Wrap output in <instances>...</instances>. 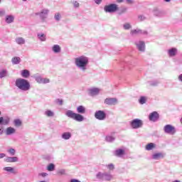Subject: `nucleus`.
<instances>
[{"label":"nucleus","mask_w":182,"mask_h":182,"mask_svg":"<svg viewBox=\"0 0 182 182\" xmlns=\"http://www.w3.org/2000/svg\"><path fill=\"white\" fill-rule=\"evenodd\" d=\"M77 112H75L70 109H68L65 112V116L69 117V119H73L75 122H82L85 120V117L82 114L86 113V107L83 105H79L77 107Z\"/></svg>","instance_id":"f257e3e1"},{"label":"nucleus","mask_w":182,"mask_h":182,"mask_svg":"<svg viewBox=\"0 0 182 182\" xmlns=\"http://www.w3.org/2000/svg\"><path fill=\"white\" fill-rule=\"evenodd\" d=\"M89 64V58L86 56H80L75 58V65L82 70V72H86L87 70V65Z\"/></svg>","instance_id":"f03ea898"},{"label":"nucleus","mask_w":182,"mask_h":182,"mask_svg":"<svg viewBox=\"0 0 182 182\" xmlns=\"http://www.w3.org/2000/svg\"><path fill=\"white\" fill-rule=\"evenodd\" d=\"M16 86L23 92H28L31 89V83L28 80L23 78H18L16 80Z\"/></svg>","instance_id":"7ed1b4c3"},{"label":"nucleus","mask_w":182,"mask_h":182,"mask_svg":"<svg viewBox=\"0 0 182 182\" xmlns=\"http://www.w3.org/2000/svg\"><path fill=\"white\" fill-rule=\"evenodd\" d=\"M97 180H102L103 181H112L113 180V175L109 172H98L96 175Z\"/></svg>","instance_id":"20e7f679"},{"label":"nucleus","mask_w":182,"mask_h":182,"mask_svg":"<svg viewBox=\"0 0 182 182\" xmlns=\"http://www.w3.org/2000/svg\"><path fill=\"white\" fill-rule=\"evenodd\" d=\"M104 11L108 14H114V12L119 11V5L116 4H109L105 6Z\"/></svg>","instance_id":"39448f33"},{"label":"nucleus","mask_w":182,"mask_h":182,"mask_svg":"<svg viewBox=\"0 0 182 182\" xmlns=\"http://www.w3.org/2000/svg\"><path fill=\"white\" fill-rule=\"evenodd\" d=\"M49 10L48 9H43L40 12L36 13V16H39L42 22H46Z\"/></svg>","instance_id":"423d86ee"},{"label":"nucleus","mask_w":182,"mask_h":182,"mask_svg":"<svg viewBox=\"0 0 182 182\" xmlns=\"http://www.w3.org/2000/svg\"><path fill=\"white\" fill-rule=\"evenodd\" d=\"M36 82L39 83V85H46V83H49L50 80L48 78H43L41 75H35L33 76Z\"/></svg>","instance_id":"0eeeda50"},{"label":"nucleus","mask_w":182,"mask_h":182,"mask_svg":"<svg viewBox=\"0 0 182 182\" xmlns=\"http://www.w3.org/2000/svg\"><path fill=\"white\" fill-rule=\"evenodd\" d=\"M164 133H166V134H171L172 136L173 134H176V127H174L171 124H166L164 127Z\"/></svg>","instance_id":"6e6552de"},{"label":"nucleus","mask_w":182,"mask_h":182,"mask_svg":"<svg viewBox=\"0 0 182 182\" xmlns=\"http://www.w3.org/2000/svg\"><path fill=\"white\" fill-rule=\"evenodd\" d=\"M130 125L132 129H140V127H143V121L139 119H134L131 122Z\"/></svg>","instance_id":"1a4fd4ad"},{"label":"nucleus","mask_w":182,"mask_h":182,"mask_svg":"<svg viewBox=\"0 0 182 182\" xmlns=\"http://www.w3.org/2000/svg\"><path fill=\"white\" fill-rule=\"evenodd\" d=\"M95 117L97 120H105L107 114L103 110H97L95 112Z\"/></svg>","instance_id":"9d476101"},{"label":"nucleus","mask_w":182,"mask_h":182,"mask_svg":"<svg viewBox=\"0 0 182 182\" xmlns=\"http://www.w3.org/2000/svg\"><path fill=\"white\" fill-rule=\"evenodd\" d=\"M104 103L108 106H115V105L119 103V101L117 100V98L109 97L105 100Z\"/></svg>","instance_id":"9b49d317"},{"label":"nucleus","mask_w":182,"mask_h":182,"mask_svg":"<svg viewBox=\"0 0 182 182\" xmlns=\"http://www.w3.org/2000/svg\"><path fill=\"white\" fill-rule=\"evenodd\" d=\"M135 45L139 52H144L146 50V43H144V41H136L135 42Z\"/></svg>","instance_id":"f8f14e48"},{"label":"nucleus","mask_w":182,"mask_h":182,"mask_svg":"<svg viewBox=\"0 0 182 182\" xmlns=\"http://www.w3.org/2000/svg\"><path fill=\"white\" fill-rule=\"evenodd\" d=\"M147 31L141 30L139 28L131 30L130 32V34L132 35V36H134V35H147Z\"/></svg>","instance_id":"ddd939ff"},{"label":"nucleus","mask_w":182,"mask_h":182,"mask_svg":"<svg viewBox=\"0 0 182 182\" xmlns=\"http://www.w3.org/2000/svg\"><path fill=\"white\" fill-rule=\"evenodd\" d=\"M149 119L150 122H156L157 120H159V119H160V115L159 114V112H153L149 114Z\"/></svg>","instance_id":"4468645a"},{"label":"nucleus","mask_w":182,"mask_h":182,"mask_svg":"<svg viewBox=\"0 0 182 182\" xmlns=\"http://www.w3.org/2000/svg\"><path fill=\"white\" fill-rule=\"evenodd\" d=\"M100 93V89L97 87H91L88 89L89 96H97Z\"/></svg>","instance_id":"2eb2a0df"},{"label":"nucleus","mask_w":182,"mask_h":182,"mask_svg":"<svg viewBox=\"0 0 182 182\" xmlns=\"http://www.w3.org/2000/svg\"><path fill=\"white\" fill-rule=\"evenodd\" d=\"M164 156H166L164 153L158 152L152 154L151 158L152 160H160L161 159H164Z\"/></svg>","instance_id":"dca6fc26"},{"label":"nucleus","mask_w":182,"mask_h":182,"mask_svg":"<svg viewBox=\"0 0 182 182\" xmlns=\"http://www.w3.org/2000/svg\"><path fill=\"white\" fill-rule=\"evenodd\" d=\"M4 133L6 136H12L16 133V129L12 127H9L5 129Z\"/></svg>","instance_id":"f3484780"},{"label":"nucleus","mask_w":182,"mask_h":182,"mask_svg":"<svg viewBox=\"0 0 182 182\" xmlns=\"http://www.w3.org/2000/svg\"><path fill=\"white\" fill-rule=\"evenodd\" d=\"M153 14H154V16H158L159 18L164 15V12H163V11H161L160 9H159L157 8H154L153 9Z\"/></svg>","instance_id":"a211bd4d"},{"label":"nucleus","mask_w":182,"mask_h":182,"mask_svg":"<svg viewBox=\"0 0 182 182\" xmlns=\"http://www.w3.org/2000/svg\"><path fill=\"white\" fill-rule=\"evenodd\" d=\"M18 160V159L16 156H7L5 159V161H6V163H16Z\"/></svg>","instance_id":"6ab92c4d"},{"label":"nucleus","mask_w":182,"mask_h":182,"mask_svg":"<svg viewBox=\"0 0 182 182\" xmlns=\"http://www.w3.org/2000/svg\"><path fill=\"white\" fill-rule=\"evenodd\" d=\"M14 21H15V16H14V15L6 16V18H5L6 23H13Z\"/></svg>","instance_id":"aec40b11"},{"label":"nucleus","mask_w":182,"mask_h":182,"mask_svg":"<svg viewBox=\"0 0 182 182\" xmlns=\"http://www.w3.org/2000/svg\"><path fill=\"white\" fill-rule=\"evenodd\" d=\"M168 55L170 58H173L177 55V48H172L169 50H168Z\"/></svg>","instance_id":"412c9836"},{"label":"nucleus","mask_w":182,"mask_h":182,"mask_svg":"<svg viewBox=\"0 0 182 182\" xmlns=\"http://www.w3.org/2000/svg\"><path fill=\"white\" fill-rule=\"evenodd\" d=\"M52 50L54 53H60L62 48L60 46L55 44L52 47Z\"/></svg>","instance_id":"4be33fe9"},{"label":"nucleus","mask_w":182,"mask_h":182,"mask_svg":"<svg viewBox=\"0 0 182 182\" xmlns=\"http://www.w3.org/2000/svg\"><path fill=\"white\" fill-rule=\"evenodd\" d=\"M114 156L117 157H122L124 156V149H119L114 151Z\"/></svg>","instance_id":"5701e85b"},{"label":"nucleus","mask_w":182,"mask_h":182,"mask_svg":"<svg viewBox=\"0 0 182 182\" xmlns=\"http://www.w3.org/2000/svg\"><path fill=\"white\" fill-rule=\"evenodd\" d=\"M72 137V133L70 132H64L61 135V138L63 140H69Z\"/></svg>","instance_id":"b1692460"},{"label":"nucleus","mask_w":182,"mask_h":182,"mask_svg":"<svg viewBox=\"0 0 182 182\" xmlns=\"http://www.w3.org/2000/svg\"><path fill=\"white\" fill-rule=\"evenodd\" d=\"M37 38H38L39 41L41 42H46V35L43 33H38L37 34Z\"/></svg>","instance_id":"393cba45"},{"label":"nucleus","mask_w":182,"mask_h":182,"mask_svg":"<svg viewBox=\"0 0 182 182\" xmlns=\"http://www.w3.org/2000/svg\"><path fill=\"white\" fill-rule=\"evenodd\" d=\"M145 149L146 150H147V151H150L151 150H153V149H156V144L149 143L146 144V146H145Z\"/></svg>","instance_id":"a878e982"},{"label":"nucleus","mask_w":182,"mask_h":182,"mask_svg":"<svg viewBox=\"0 0 182 182\" xmlns=\"http://www.w3.org/2000/svg\"><path fill=\"white\" fill-rule=\"evenodd\" d=\"M11 63L13 65H19V63H21V58H19V57H14L11 59Z\"/></svg>","instance_id":"bb28decb"},{"label":"nucleus","mask_w":182,"mask_h":182,"mask_svg":"<svg viewBox=\"0 0 182 182\" xmlns=\"http://www.w3.org/2000/svg\"><path fill=\"white\" fill-rule=\"evenodd\" d=\"M16 43L17 45H25V38L18 37L16 38Z\"/></svg>","instance_id":"cd10ccee"},{"label":"nucleus","mask_w":182,"mask_h":182,"mask_svg":"<svg viewBox=\"0 0 182 182\" xmlns=\"http://www.w3.org/2000/svg\"><path fill=\"white\" fill-rule=\"evenodd\" d=\"M21 76L25 78L29 77V76H31V73L28 70H23L21 71Z\"/></svg>","instance_id":"c85d7f7f"},{"label":"nucleus","mask_w":182,"mask_h":182,"mask_svg":"<svg viewBox=\"0 0 182 182\" xmlns=\"http://www.w3.org/2000/svg\"><path fill=\"white\" fill-rule=\"evenodd\" d=\"M44 114L45 116H47V117H53V116H55V112L50 109H48L45 111Z\"/></svg>","instance_id":"c756f323"},{"label":"nucleus","mask_w":182,"mask_h":182,"mask_svg":"<svg viewBox=\"0 0 182 182\" xmlns=\"http://www.w3.org/2000/svg\"><path fill=\"white\" fill-rule=\"evenodd\" d=\"M14 124L16 127H21L22 126V121L19 119H16L14 120Z\"/></svg>","instance_id":"7c9ffc66"},{"label":"nucleus","mask_w":182,"mask_h":182,"mask_svg":"<svg viewBox=\"0 0 182 182\" xmlns=\"http://www.w3.org/2000/svg\"><path fill=\"white\" fill-rule=\"evenodd\" d=\"M4 171H8V173H11L12 174H15V168L11 166H7L4 168Z\"/></svg>","instance_id":"2f4dec72"},{"label":"nucleus","mask_w":182,"mask_h":182,"mask_svg":"<svg viewBox=\"0 0 182 182\" xmlns=\"http://www.w3.org/2000/svg\"><path fill=\"white\" fill-rule=\"evenodd\" d=\"M11 123V118L9 117H6L5 118L3 117V125L8 126Z\"/></svg>","instance_id":"473e14b6"},{"label":"nucleus","mask_w":182,"mask_h":182,"mask_svg":"<svg viewBox=\"0 0 182 182\" xmlns=\"http://www.w3.org/2000/svg\"><path fill=\"white\" fill-rule=\"evenodd\" d=\"M105 140L108 143H113V141H114V140H116V138H114V136H112L110 135H108L106 136Z\"/></svg>","instance_id":"72a5a7b5"},{"label":"nucleus","mask_w":182,"mask_h":182,"mask_svg":"<svg viewBox=\"0 0 182 182\" xmlns=\"http://www.w3.org/2000/svg\"><path fill=\"white\" fill-rule=\"evenodd\" d=\"M8 75V70H2L0 71V79H2L3 77H6Z\"/></svg>","instance_id":"f704fd0d"},{"label":"nucleus","mask_w":182,"mask_h":182,"mask_svg":"<svg viewBox=\"0 0 182 182\" xmlns=\"http://www.w3.org/2000/svg\"><path fill=\"white\" fill-rule=\"evenodd\" d=\"M47 170L48 171H55V164H50L47 166Z\"/></svg>","instance_id":"c9c22d12"},{"label":"nucleus","mask_w":182,"mask_h":182,"mask_svg":"<svg viewBox=\"0 0 182 182\" xmlns=\"http://www.w3.org/2000/svg\"><path fill=\"white\" fill-rule=\"evenodd\" d=\"M7 152L9 154L10 156H15L16 150H15V149L11 148L7 150Z\"/></svg>","instance_id":"e433bc0d"},{"label":"nucleus","mask_w":182,"mask_h":182,"mask_svg":"<svg viewBox=\"0 0 182 182\" xmlns=\"http://www.w3.org/2000/svg\"><path fill=\"white\" fill-rule=\"evenodd\" d=\"M127 12V7H124L118 11V15H123Z\"/></svg>","instance_id":"4c0bfd02"},{"label":"nucleus","mask_w":182,"mask_h":182,"mask_svg":"<svg viewBox=\"0 0 182 182\" xmlns=\"http://www.w3.org/2000/svg\"><path fill=\"white\" fill-rule=\"evenodd\" d=\"M123 28H124V29L127 31L129 29H132V25H130V23H126L123 25Z\"/></svg>","instance_id":"58836bf2"},{"label":"nucleus","mask_w":182,"mask_h":182,"mask_svg":"<svg viewBox=\"0 0 182 182\" xmlns=\"http://www.w3.org/2000/svg\"><path fill=\"white\" fill-rule=\"evenodd\" d=\"M71 4L73 5L75 8H79V6H80V4H79V2L75 0L71 1Z\"/></svg>","instance_id":"ea45409f"},{"label":"nucleus","mask_w":182,"mask_h":182,"mask_svg":"<svg viewBox=\"0 0 182 182\" xmlns=\"http://www.w3.org/2000/svg\"><path fill=\"white\" fill-rule=\"evenodd\" d=\"M107 168L110 171H113L114 170V165L113 164H109L107 165Z\"/></svg>","instance_id":"a19ab883"},{"label":"nucleus","mask_w":182,"mask_h":182,"mask_svg":"<svg viewBox=\"0 0 182 182\" xmlns=\"http://www.w3.org/2000/svg\"><path fill=\"white\" fill-rule=\"evenodd\" d=\"M146 97H141L139 100V102L140 103V105H144V103H146Z\"/></svg>","instance_id":"79ce46f5"},{"label":"nucleus","mask_w":182,"mask_h":182,"mask_svg":"<svg viewBox=\"0 0 182 182\" xmlns=\"http://www.w3.org/2000/svg\"><path fill=\"white\" fill-rule=\"evenodd\" d=\"M138 21L139 22H143V21H146V16H144V15L138 16Z\"/></svg>","instance_id":"37998d69"},{"label":"nucleus","mask_w":182,"mask_h":182,"mask_svg":"<svg viewBox=\"0 0 182 182\" xmlns=\"http://www.w3.org/2000/svg\"><path fill=\"white\" fill-rule=\"evenodd\" d=\"M58 174L59 176H65V174H66V171L65 169H60L58 171Z\"/></svg>","instance_id":"c03bdc74"},{"label":"nucleus","mask_w":182,"mask_h":182,"mask_svg":"<svg viewBox=\"0 0 182 182\" xmlns=\"http://www.w3.org/2000/svg\"><path fill=\"white\" fill-rule=\"evenodd\" d=\"M54 18L55 21H57V22H59V21H60V14L59 13L55 14L54 16Z\"/></svg>","instance_id":"a18cd8bd"},{"label":"nucleus","mask_w":182,"mask_h":182,"mask_svg":"<svg viewBox=\"0 0 182 182\" xmlns=\"http://www.w3.org/2000/svg\"><path fill=\"white\" fill-rule=\"evenodd\" d=\"M55 102L57 104V105H59L60 106H62L63 105V100H60V99H56L55 100Z\"/></svg>","instance_id":"49530a36"},{"label":"nucleus","mask_w":182,"mask_h":182,"mask_svg":"<svg viewBox=\"0 0 182 182\" xmlns=\"http://www.w3.org/2000/svg\"><path fill=\"white\" fill-rule=\"evenodd\" d=\"M135 0H126V4L128 5H133L134 4Z\"/></svg>","instance_id":"de8ad7c7"},{"label":"nucleus","mask_w":182,"mask_h":182,"mask_svg":"<svg viewBox=\"0 0 182 182\" xmlns=\"http://www.w3.org/2000/svg\"><path fill=\"white\" fill-rule=\"evenodd\" d=\"M6 14V11L5 10L0 11V16H5Z\"/></svg>","instance_id":"09e8293b"},{"label":"nucleus","mask_w":182,"mask_h":182,"mask_svg":"<svg viewBox=\"0 0 182 182\" xmlns=\"http://www.w3.org/2000/svg\"><path fill=\"white\" fill-rule=\"evenodd\" d=\"M95 4H97V5H100V4H102V0H94Z\"/></svg>","instance_id":"8fccbe9b"},{"label":"nucleus","mask_w":182,"mask_h":182,"mask_svg":"<svg viewBox=\"0 0 182 182\" xmlns=\"http://www.w3.org/2000/svg\"><path fill=\"white\" fill-rule=\"evenodd\" d=\"M39 176H41V177H46V176H48L47 173H39Z\"/></svg>","instance_id":"3c124183"},{"label":"nucleus","mask_w":182,"mask_h":182,"mask_svg":"<svg viewBox=\"0 0 182 182\" xmlns=\"http://www.w3.org/2000/svg\"><path fill=\"white\" fill-rule=\"evenodd\" d=\"M4 157H6V154L4 153L0 154V159H4Z\"/></svg>","instance_id":"603ef678"},{"label":"nucleus","mask_w":182,"mask_h":182,"mask_svg":"<svg viewBox=\"0 0 182 182\" xmlns=\"http://www.w3.org/2000/svg\"><path fill=\"white\" fill-rule=\"evenodd\" d=\"M4 124V117H0V125Z\"/></svg>","instance_id":"864d4df0"},{"label":"nucleus","mask_w":182,"mask_h":182,"mask_svg":"<svg viewBox=\"0 0 182 182\" xmlns=\"http://www.w3.org/2000/svg\"><path fill=\"white\" fill-rule=\"evenodd\" d=\"M178 80H179L180 82H182V74L179 75V76H178Z\"/></svg>","instance_id":"5fc2aeb1"},{"label":"nucleus","mask_w":182,"mask_h":182,"mask_svg":"<svg viewBox=\"0 0 182 182\" xmlns=\"http://www.w3.org/2000/svg\"><path fill=\"white\" fill-rule=\"evenodd\" d=\"M124 0H117V2L118 4H122V2H123Z\"/></svg>","instance_id":"6e6d98bb"},{"label":"nucleus","mask_w":182,"mask_h":182,"mask_svg":"<svg viewBox=\"0 0 182 182\" xmlns=\"http://www.w3.org/2000/svg\"><path fill=\"white\" fill-rule=\"evenodd\" d=\"M165 1V2H170V1H171V0H164Z\"/></svg>","instance_id":"4d7b16f0"},{"label":"nucleus","mask_w":182,"mask_h":182,"mask_svg":"<svg viewBox=\"0 0 182 182\" xmlns=\"http://www.w3.org/2000/svg\"><path fill=\"white\" fill-rule=\"evenodd\" d=\"M22 1H23V2H26V1H28V0H22Z\"/></svg>","instance_id":"13d9d810"},{"label":"nucleus","mask_w":182,"mask_h":182,"mask_svg":"<svg viewBox=\"0 0 182 182\" xmlns=\"http://www.w3.org/2000/svg\"><path fill=\"white\" fill-rule=\"evenodd\" d=\"M0 116H1V111H0Z\"/></svg>","instance_id":"bf43d9fd"},{"label":"nucleus","mask_w":182,"mask_h":182,"mask_svg":"<svg viewBox=\"0 0 182 182\" xmlns=\"http://www.w3.org/2000/svg\"><path fill=\"white\" fill-rule=\"evenodd\" d=\"M0 3H1V0H0Z\"/></svg>","instance_id":"052dcab7"}]
</instances>
